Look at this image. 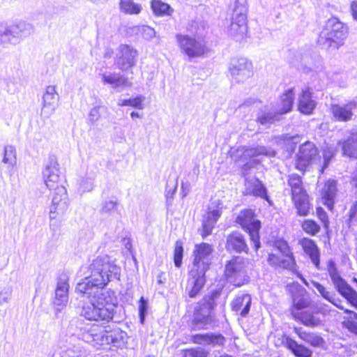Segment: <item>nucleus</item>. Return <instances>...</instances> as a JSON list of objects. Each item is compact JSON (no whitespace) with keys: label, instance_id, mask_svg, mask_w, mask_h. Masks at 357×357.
I'll return each instance as SVG.
<instances>
[{"label":"nucleus","instance_id":"f257e3e1","mask_svg":"<svg viewBox=\"0 0 357 357\" xmlns=\"http://www.w3.org/2000/svg\"><path fill=\"white\" fill-rule=\"evenodd\" d=\"M90 274L76 286V291L85 294L89 303L83 305L80 316L89 321L113 319L118 298L115 292L104 287L113 280H120L121 268L107 255L94 259L89 268Z\"/></svg>","mask_w":357,"mask_h":357},{"label":"nucleus","instance_id":"f03ea898","mask_svg":"<svg viewBox=\"0 0 357 357\" xmlns=\"http://www.w3.org/2000/svg\"><path fill=\"white\" fill-rule=\"evenodd\" d=\"M348 29L347 26L337 17L330 18L321 31L317 43L324 48L337 50L343 45L348 36Z\"/></svg>","mask_w":357,"mask_h":357},{"label":"nucleus","instance_id":"7ed1b4c3","mask_svg":"<svg viewBox=\"0 0 357 357\" xmlns=\"http://www.w3.org/2000/svg\"><path fill=\"white\" fill-rule=\"evenodd\" d=\"M220 292L214 291L211 295L202 298L195 307L192 327L194 330L208 329L214 321L212 312L216 306L215 299Z\"/></svg>","mask_w":357,"mask_h":357},{"label":"nucleus","instance_id":"20e7f679","mask_svg":"<svg viewBox=\"0 0 357 357\" xmlns=\"http://www.w3.org/2000/svg\"><path fill=\"white\" fill-rule=\"evenodd\" d=\"M102 326L87 323L76 317L70 320L67 330L70 335L95 346L102 345Z\"/></svg>","mask_w":357,"mask_h":357},{"label":"nucleus","instance_id":"39448f33","mask_svg":"<svg viewBox=\"0 0 357 357\" xmlns=\"http://www.w3.org/2000/svg\"><path fill=\"white\" fill-rule=\"evenodd\" d=\"M33 26L26 22H20L10 26L0 22V45H17L34 33Z\"/></svg>","mask_w":357,"mask_h":357},{"label":"nucleus","instance_id":"423d86ee","mask_svg":"<svg viewBox=\"0 0 357 357\" xmlns=\"http://www.w3.org/2000/svg\"><path fill=\"white\" fill-rule=\"evenodd\" d=\"M248 10L247 0H235L229 33L236 40H243L248 32Z\"/></svg>","mask_w":357,"mask_h":357},{"label":"nucleus","instance_id":"0eeeda50","mask_svg":"<svg viewBox=\"0 0 357 357\" xmlns=\"http://www.w3.org/2000/svg\"><path fill=\"white\" fill-rule=\"evenodd\" d=\"M287 185L290 187L291 199L297 209V213L299 215H307L309 213L310 204L308 195L303 186L301 176L296 174H289Z\"/></svg>","mask_w":357,"mask_h":357},{"label":"nucleus","instance_id":"6e6552de","mask_svg":"<svg viewBox=\"0 0 357 357\" xmlns=\"http://www.w3.org/2000/svg\"><path fill=\"white\" fill-rule=\"evenodd\" d=\"M226 280L235 287H240L250 281L246 270V261L241 257H234L227 261L225 267Z\"/></svg>","mask_w":357,"mask_h":357},{"label":"nucleus","instance_id":"1a4fd4ad","mask_svg":"<svg viewBox=\"0 0 357 357\" xmlns=\"http://www.w3.org/2000/svg\"><path fill=\"white\" fill-rule=\"evenodd\" d=\"M176 39L181 52L190 59L202 57L208 52L206 41L203 38L178 33Z\"/></svg>","mask_w":357,"mask_h":357},{"label":"nucleus","instance_id":"9d476101","mask_svg":"<svg viewBox=\"0 0 357 357\" xmlns=\"http://www.w3.org/2000/svg\"><path fill=\"white\" fill-rule=\"evenodd\" d=\"M236 222L249 234L250 241L253 243L255 250H257L261 246L259 234L261 222L255 219L253 211L252 209L241 211L236 217Z\"/></svg>","mask_w":357,"mask_h":357},{"label":"nucleus","instance_id":"9b49d317","mask_svg":"<svg viewBox=\"0 0 357 357\" xmlns=\"http://www.w3.org/2000/svg\"><path fill=\"white\" fill-rule=\"evenodd\" d=\"M319 158L317 148L314 143L305 142L299 147L296 154L295 167L298 170L304 172L310 165L316 162Z\"/></svg>","mask_w":357,"mask_h":357},{"label":"nucleus","instance_id":"f8f14e48","mask_svg":"<svg viewBox=\"0 0 357 357\" xmlns=\"http://www.w3.org/2000/svg\"><path fill=\"white\" fill-rule=\"evenodd\" d=\"M213 252V248L212 245L208 243H202L195 245L193 251L195 258L191 269L192 270V273L201 271L206 273L208 271L211 263V255Z\"/></svg>","mask_w":357,"mask_h":357},{"label":"nucleus","instance_id":"ddd939ff","mask_svg":"<svg viewBox=\"0 0 357 357\" xmlns=\"http://www.w3.org/2000/svg\"><path fill=\"white\" fill-rule=\"evenodd\" d=\"M54 189L55 191L50 207L49 216L51 222L56 220L58 216L63 215L69 206L67 190L65 187L56 185Z\"/></svg>","mask_w":357,"mask_h":357},{"label":"nucleus","instance_id":"4468645a","mask_svg":"<svg viewBox=\"0 0 357 357\" xmlns=\"http://www.w3.org/2000/svg\"><path fill=\"white\" fill-rule=\"evenodd\" d=\"M229 72L232 79L238 82H244L252 75V65L246 58L231 60Z\"/></svg>","mask_w":357,"mask_h":357},{"label":"nucleus","instance_id":"2eb2a0df","mask_svg":"<svg viewBox=\"0 0 357 357\" xmlns=\"http://www.w3.org/2000/svg\"><path fill=\"white\" fill-rule=\"evenodd\" d=\"M43 176L46 186L50 190L57 185L60 176V169L58 161L54 155L50 156L44 165Z\"/></svg>","mask_w":357,"mask_h":357},{"label":"nucleus","instance_id":"dca6fc26","mask_svg":"<svg viewBox=\"0 0 357 357\" xmlns=\"http://www.w3.org/2000/svg\"><path fill=\"white\" fill-rule=\"evenodd\" d=\"M116 64L123 71L127 70L135 66L137 52L128 45H121L118 49Z\"/></svg>","mask_w":357,"mask_h":357},{"label":"nucleus","instance_id":"f3484780","mask_svg":"<svg viewBox=\"0 0 357 357\" xmlns=\"http://www.w3.org/2000/svg\"><path fill=\"white\" fill-rule=\"evenodd\" d=\"M356 108L357 101L353 100L343 105H331V112L335 121L347 122L353 119L354 110Z\"/></svg>","mask_w":357,"mask_h":357},{"label":"nucleus","instance_id":"a211bd4d","mask_svg":"<svg viewBox=\"0 0 357 357\" xmlns=\"http://www.w3.org/2000/svg\"><path fill=\"white\" fill-rule=\"evenodd\" d=\"M102 344H112L121 347L125 344L128 337L127 333L118 327L111 328L110 326H103Z\"/></svg>","mask_w":357,"mask_h":357},{"label":"nucleus","instance_id":"6ab92c4d","mask_svg":"<svg viewBox=\"0 0 357 357\" xmlns=\"http://www.w3.org/2000/svg\"><path fill=\"white\" fill-rule=\"evenodd\" d=\"M104 84H110L116 92H121L132 86L128 77L120 73L106 72L101 75Z\"/></svg>","mask_w":357,"mask_h":357},{"label":"nucleus","instance_id":"aec40b11","mask_svg":"<svg viewBox=\"0 0 357 357\" xmlns=\"http://www.w3.org/2000/svg\"><path fill=\"white\" fill-rule=\"evenodd\" d=\"M347 132L348 137L340 140L337 144L341 146L343 155L357 159V128H353Z\"/></svg>","mask_w":357,"mask_h":357},{"label":"nucleus","instance_id":"412c9836","mask_svg":"<svg viewBox=\"0 0 357 357\" xmlns=\"http://www.w3.org/2000/svg\"><path fill=\"white\" fill-rule=\"evenodd\" d=\"M226 249L236 253H248L249 250L245 237L238 231H234L227 236Z\"/></svg>","mask_w":357,"mask_h":357},{"label":"nucleus","instance_id":"4be33fe9","mask_svg":"<svg viewBox=\"0 0 357 357\" xmlns=\"http://www.w3.org/2000/svg\"><path fill=\"white\" fill-rule=\"evenodd\" d=\"M299 244L315 268L320 270V250L315 241L308 238H303L299 240Z\"/></svg>","mask_w":357,"mask_h":357},{"label":"nucleus","instance_id":"5701e85b","mask_svg":"<svg viewBox=\"0 0 357 357\" xmlns=\"http://www.w3.org/2000/svg\"><path fill=\"white\" fill-rule=\"evenodd\" d=\"M68 287L66 280H60L57 283L53 302L56 313L60 312L66 306L68 301Z\"/></svg>","mask_w":357,"mask_h":357},{"label":"nucleus","instance_id":"b1692460","mask_svg":"<svg viewBox=\"0 0 357 357\" xmlns=\"http://www.w3.org/2000/svg\"><path fill=\"white\" fill-rule=\"evenodd\" d=\"M245 195H254L264 199L267 198V191L262 183L256 177L249 176L245 178Z\"/></svg>","mask_w":357,"mask_h":357},{"label":"nucleus","instance_id":"393cba45","mask_svg":"<svg viewBox=\"0 0 357 357\" xmlns=\"http://www.w3.org/2000/svg\"><path fill=\"white\" fill-rule=\"evenodd\" d=\"M59 96L56 93L55 86H48L43 96L42 112L47 113V116H50L55 110Z\"/></svg>","mask_w":357,"mask_h":357},{"label":"nucleus","instance_id":"a878e982","mask_svg":"<svg viewBox=\"0 0 357 357\" xmlns=\"http://www.w3.org/2000/svg\"><path fill=\"white\" fill-rule=\"evenodd\" d=\"M222 215V211L220 209L211 210L208 208V212L203 216L202 229L201 235L206 238L212 233L217 221Z\"/></svg>","mask_w":357,"mask_h":357},{"label":"nucleus","instance_id":"bb28decb","mask_svg":"<svg viewBox=\"0 0 357 357\" xmlns=\"http://www.w3.org/2000/svg\"><path fill=\"white\" fill-rule=\"evenodd\" d=\"M205 274L206 273L202 271L192 273V270H190V276L188 280V285L190 288L188 295L190 298L196 297L204 286L206 282Z\"/></svg>","mask_w":357,"mask_h":357},{"label":"nucleus","instance_id":"cd10ccee","mask_svg":"<svg viewBox=\"0 0 357 357\" xmlns=\"http://www.w3.org/2000/svg\"><path fill=\"white\" fill-rule=\"evenodd\" d=\"M252 303V298L250 294H244L237 296L231 302V307L232 311L241 317H245L250 312Z\"/></svg>","mask_w":357,"mask_h":357},{"label":"nucleus","instance_id":"c85d7f7f","mask_svg":"<svg viewBox=\"0 0 357 357\" xmlns=\"http://www.w3.org/2000/svg\"><path fill=\"white\" fill-rule=\"evenodd\" d=\"M193 342L199 344H207L213 347L222 346L225 342V337L220 333L197 334L192 337Z\"/></svg>","mask_w":357,"mask_h":357},{"label":"nucleus","instance_id":"c756f323","mask_svg":"<svg viewBox=\"0 0 357 357\" xmlns=\"http://www.w3.org/2000/svg\"><path fill=\"white\" fill-rule=\"evenodd\" d=\"M312 94L310 88L305 87L302 89L298 98V109L301 113L310 114L315 108L316 102L312 99Z\"/></svg>","mask_w":357,"mask_h":357},{"label":"nucleus","instance_id":"7c9ffc66","mask_svg":"<svg viewBox=\"0 0 357 357\" xmlns=\"http://www.w3.org/2000/svg\"><path fill=\"white\" fill-rule=\"evenodd\" d=\"M267 261L269 265L275 268H282L294 271L296 267L295 259L291 256L283 257L282 256L271 253L268 255Z\"/></svg>","mask_w":357,"mask_h":357},{"label":"nucleus","instance_id":"2f4dec72","mask_svg":"<svg viewBox=\"0 0 357 357\" xmlns=\"http://www.w3.org/2000/svg\"><path fill=\"white\" fill-rule=\"evenodd\" d=\"M327 271L332 280L333 284L338 292L349 285L346 280L340 275L336 264L333 259H330L328 261Z\"/></svg>","mask_w":357,"mask_h":357},{"label":"nucleus","instance_id":"473e14b6","mask_svg":"<svg viewBox=\"0 0 357 357\" xmlns=\"http://www.w3.org/2000/svg\"><path fill=\"white\" fill-rule=\"evenodd\" d=\"M281 115L277 108L272 110L266 106L259 112L257 120L261 125H268L280 121Z\"/></svg>","mask_w":357,"mask_h":357},{"label":"nucleus","instance_id":"72a5a7b5","mask_svg":"<svg viewBox=\"0 0 357 357\" xmlns=\"http://www.w3.org/2000/svg\"><path fill=\"white\" fill-rule=\"evenodd\" d=\"M294 332L306 343L314 347H322L325 341L320 335L314 333H307L301 328H294Z\"/></svg>","mask_w":357,"mask_h":357},{"label":"nucleus","instance_id":"f704fd0d","mask_svg":"<svg viewBox=\"0 0 357 357\" xmlns=\"http://www.w3.org/2000/svg\"><path fill=\"white\" fill-rule=\"evenodd\" d=\"M153 14L156 17H169L174 12V8L168 3L161 0H151L150 2Z\"/></svg>","mask_w":357,"mask_h":357},{"label":"nucleus","instance_id":"c9c22d12","mask_svg":"<svg viewBox=\"0 0 357 357\" xmlns=\"http://www.w3.org/2000/svg\"><path fill=\"white\" fill-rule=\"evenodd\" d=\"M284 344L296 357H311L312 355L310 349L289 337L285 338Z\"/></svg>","mask_w":357,"mask_h":357},{"label":"nucleus","instance_id":"e433bc0d","mask_svg":"<svg viewBox=\"0 0 357 357\" xmlns=\"http://www.w3.org/2000/svg\"><path fill=\"white\" fill-rule=\"evenodd\" d=\"M337 192V181L335 180H329L326 182L322 189V198L325 199V204L328 207L333 206L334 199Z\"/></svg>","mask_w":357,"mask_h":357},{"label":"nucleus","instance_id":"4c0bfd02","mask_svg":"<svg viewBox=\"0 0 357 357\" xmlns=\"http://www.w3.org/2000/svg\"><path fill=\"white\" fill-rule=\"evenodd\" d=\"M294 101V92L293 89L286 91L281 96L280 104L277 109L282 115L291 111Z\"/></svg>","mask_w":357,"mask_h":357},{"label":"nucleus","instance_id":"58836bf2","mask_svg":"<svg viewBox=\"0 0 357 357\" xmlns=\"http://www.w3.org/2000/svg\"><path fill=\"white\" fill-rule=\"evenodd\" d=\"M340 301L338 298H335V303L333 304L339 309L344 310L348 314L347 320L344 322V325L351 332L357 334V313L352 310L344 309L343 306L338 303Z\"/></svg>","mask_w":357,"mask_h":357},{"label":"nucleus","instance_id":"ea45409f","mask_svg":"<svg viewBox=\"0 0 357 357\" xmlns=\"http://www.w3.org/2000/svg\"><path fill=\"white\" fill-rule=\"evenodd\" d=\"M119 8L122 13L128 15H138L142 10V6L133 0H120Z\"/></svg>","mask_w":357,"mask_h":357},{"label":"nucleus","instance_id":"a19ab883","mask_svg":"<svg viewBox=\"0 0 357 357\" xmlns=\"http://www.w3.org/2000/svg\"><path fill=\"white\" fill-rule=\"evenodd\" d=\"M298 136L282 135L279 137L278 143L285 149L288 153H291L296 149V144H298Z\"/></svg>","mask_w":357,"mask_h":357},{"label":"nucleus","instance_id":"79ce46f5","mask_svg":"<svg viewBox=\"0 0 357 357\" xmlns=\"http://www.w3.org/2000/svg\"><path fill=\"white\" fill-rule=\"evenodd\" d=\"M295 318L298 319L303 325L309 327L317 326L320 323L319 319L314 317L312 313L306 311L296 314Z\"/></svg>","mask_w":357,"mask_h":357},{"label":"nucleus","instance_id":"37998d69","mask_svg":"<svg viewBox=\"0 0 357 357\" xmlns=\"http://www.w3.org/2000/svg\"><path fill=\"white\" fill-rule=\"evenodd\" d=\"M146 98L142 95L137 96L135 98L128 99H121L118 102L119 106H130L137 109H143L144 108L143 102Z\"/></svg>","mask_w":357,"mask_h":357},{"label":"nucleus","instance_id":"c03bdc74","mask_svg":"<svg viewBox=\"0 0 357 357\" xmlns=\"http://www.w3.org/2000/svg\"><path fill=\"white\" fill-rule=\"evenodd\" d=\"M108 113V109L104 105H96L92 107L89 114L88 121L91 125L94 126L101 118V116Z\"/></svg>","mask_w":357,"mask_h":357},{"label":"nucleus","instance_id":"a18cd8bd","mask_svg":"<svg viewBox=\"0 0 357 357\" xmlns=\"http://www.w3.org/2000/svg\"><path fill=\"white\" fill-rule=\"evenodd\" d=\"M132 33L139 34L145 40H150L155 36V31L147 25H138L130 28Z\"/></svg>","mask_w":357,"mask_h":357},{"label":"nucleus","instance_id":"49530a36","mask_svg":"<svg viewBox=\"0 0 357 357\" xmlns=\"http://www.w3.org/2000/svg\"><path fill=\"white\" fill-rule=\"evenodd\" d=\"M2 162L10 166H14L16 164V150L13 146L7 145L4 147Z\"/></svg>","mask_w":357,"mask_h":357},{"label":"nucleus","instance_id":"de8ad7c7","mask_svg":"<svg viewBox=\"0 0 357 357\" xmlns=\"http://www.w3.org/2000/svg\"><path fill=\"white\" fill-rule=\"evenodd\" d=\"M338 293L344 297L349 303L357 309V292L349 285L343 288Z\"/></svg>","mask_w":357,"mask_h":357},{"label":"nucleus","instance_id":"09e8293b","mask_svg":"<svg viewBox=\"0 0 357 357\" xmlns=\"http://www.w3.org/2000/svg\"><path fill=\"white\" fill-rule=\"evenodd\" d=\"M250 154L252 156L265 155L267 157L275 156L276 152L271 148L258 146L250 150Z\"/></svg>","mask_w":357,"mask_h":357},{"label":"nucleus","instance_id":"8fccbe9b","mask_svg":"<svg viewBox=\"0 0 357 357\" xmlns=\"http://www.w3.org/2000/svg\"><path fill=\"white\" fill-rule=\"evenodd\" d=\"M119 202L116 200L105 201L102 204L100 213L102 215H109L112 212L117 211Z\"/></svg>","mask_w":357,"mask_h":357},{"label":"nucleus","instance_id":"3c124183","mask_svg":"<svg viewBox=\"0 0 357 357\" xmlns=\"http://www.w3.org/2000/svg\"><path fill=\"white\" fill-rule=\"evenodd\" d=\"M312 284L317 289L321 296L331 303H335V294L330 292L320 283L312 281Z\"/></svg>","mask_w":357,"mask_h":357},{"label":"nucleus","instance_id":"603ef678","mask_svg":"<svg viewBox=\"0 0 357 357\" xmlns=\"http://www.w3.org/2000/svg\"><path fill=\"white\" fill-rule=\"evenodd\" d=\"M302 228L311 236H315L320 230L319 225L312 220H305L302 224Z\"/></svg>","mask_w":357,"mask_h":357},{"label":"nucleus","instance_id":"864d4df0","mask_svg":"<svg viewBox=\"0 0 357 357\" xmlns=\"http://www.w3.org/2000/svg\"><path fill=\"white\" fill-rule=\"evenodd\" d=\"M183 248L182 243L176 241L174 251V262L176 267H180L182 264Z\"/></svg>","mask_w":357,"mask_h":357},{"label":"nucleus","instance_id":"5fc2aeb1","mask_svg":"<svg viewBox=\"0 0 357 357\" xmlns=\"http://www.w3.org/2000/svg\"><path fill=\"white\" fill-rule=\"evenodd\" d=\"M66 354L68 357H85L87 355V351L79 345H74L73 347L68 348Z\"/></svg>","mask_w":357,"mask_h":357},{"label":"nucleus","instance_id":"6e6d98bb","mask_svg":"<svg viewBox=\"0 0 357 357\" xmlns=\"http://www.w3.org/2000/svg\"><path fill=\"white\" fill-rule=\"evenodd\" d=\"M208 352L203 348L197 347L184 351L183 357H206Z\"/></svg>","mask_w":357,"mask_h":357},{"label":"nucleus","instance_id":"4d7b16f0","mask_svg":"<svg viewBox=\"0 0 357 357\" xmlns=\"http://www.w3.org/2000/svg\"><path fill=\"white\" fill-rule=\"evenodd\" d=\"M148 303L144 297H141L139 301V316L141 324H144L147 315Z\"/></svg>","mask_w":357,"mask_h":357},{"label":"nucleus","instance_id":"13d9d810","mask_svg":"<svg viewBox=\"0 0 357 357\" xmlns=\"http://www.w3.org/2000/svg\"><path fill=\"white\" fill-rule=\"evenodd\" d=\"M3 82L5 84L4 89L8 93L14 94L18 91L17 82L16 79L8 77L4 79Z\"/></svg>","mask_w":357,"mask_h":357},{"label":"nucleus","instance_id":"bf43d9fd","mask_svg":"<svg viewBox=\"0 0 357 357\" xmlns=\"http://www.w3.org/2000/svg\"><path fill=\"white\" fill-rule=\"evenodd\" d=\"M79 188L83 192H91L93 188V179L90 177H86L82 179Z\"/></svg>","mask_w":357,"mask_h":357},{"label":"nucleus","instance_id":"052dcab7","mask_svg":"<svg viewBox=\"0 0 357 357\" xmlns=\"http://www.w3.org/2000/svg\"><path fill=\"white\" fill-rule=\"evenodd\" d=\"M277 248L282 253L283 257H294L292 252H291L290 248L285 241L278 242L276 245Z\"/></svg>","mask_w":357,"mask_h":357},{"label":"nucleus","instance_id":"680f3d73","mask_svg":"<svg viewBox=\"0 0 357 357\" xmlns=\"http://www.w3.org/2000/svg\"><path fill=\"white\" fill-rule=\"evenodd\" d=\"M292 301L294 306L298 310H301L308 305V301L305 298H299L295 295L292 297Z\"/></svg>","mask_w":357,"mask_h":357},{"label":"nucleus","instance_id":"e2e57ef3","mask_svg":"<svg viewBox=\"0 0 357 357\" xmlns=\"http://www.w3.org/2000/svg\"><path fill=\"white\" fill-rule=\"evenodd\" d=\"M317 213L319 216V218L323 223L324 227L326 229H328L329 226V220L326 213L321 208H318Z\"/></svg>","mask_w":357,"mask_h":357},{"label":"nucleus","instance_id":"0e129e2a","mask_svg":"<svg viewBox=\"0 0 357 357\" xmlns=\"http://www.w3.org/2000/svg\"><path fill=\"white\" fill-rule=\"evenodd\" d=\"M11 296V291L9 289H4L0 291V306L8 303Z\"/></svg>","mask_w":357,"mask_h":357},{"label":"nucleus","instance_id":"69168bd1","mask_svg":"<svg viewBox=\"0 0 357 357\" xmlns=\"http://www.w3.org/2000/svg\"><path fill=\"white\" fill-rule=\"evenodd\" d=\"M333 156V154L331 151L325 150L324 151V153H323L324 165H323V167L321 169L322 172H324V169L328 167Z\"/></svg>","mask_w":357,"mask_h":357},{"label":"nucleus","instance_id":"338daca9","mask_svg":"<svg viewBox=\"0 0 357 357\" xmlns=\"http://www.w3.org/2000/svg\"><path fill=\"white\" fill-rule=\"evenodd\" d=\"M177 181L173 184L172 188L168 189L169 188V185L167 184V189H166V199H173V197L177 189Z\"/></svg>","mask_w":357,"mask_h":357},{"label":"nucleus","instance_id":"774afa93","mask_svg":"<svg viewBox=\"0 0 357 357\" xmlns=\"http://www.w3.org/2000/svg\"><path fill=\"white\" fill-rule=\"evenodd\" d=\"M255 102H257V100L255 99V98H248L247 100H245L242 104H241L238 108H237V111L238 110H242L243 109H245L247 107H249L250 105L255 104Z\"/></svg>","mask_w":357,"mask_h":357}]
</instances>
